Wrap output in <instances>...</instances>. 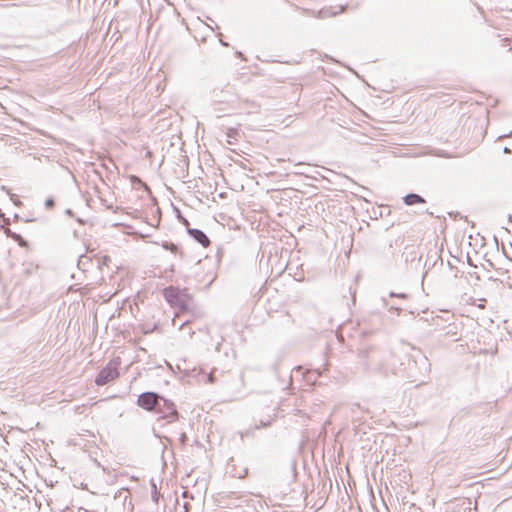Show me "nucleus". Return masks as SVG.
Returning a JSON list of instances; mask_svg holds the SVG:
<instances>
[{
  "instance_id": "8",
  "label": "nucleus",
  "mask_w": 512,
  "mask_h": 512,
  "mask_svg": "<svg viewBox=\"0 0 512 512\" xmlns=\"http://www.w3.org/2000/svg\"><path fill=\"white\" fill-rule=\"evenodd\" d=\"M350 412H351L352 420L359 421L360 420L359 414L364 412V409L359 404L356 403V404L351 405Z\"/></svg>"
},
{
  "instance_id": "15",
  "label": "nucleus",
  "mask_w": 512,
  "mask_h": 512,
  "mask_svg": "<svg viewBox=\"0 0 512 512\" xmlns=\"http://www.w3.org/2000/svg\"><path fill=\"white\" fill-rule=\"evenodd\" d=\"M236 134H237V130H235V129H230V130L228 131V133H227V137H228V138H234Z\"/></svg>"
},
{
  "instance_id": "20",
  "label": "nucleus",
  "mask_w": 512,
  "mask_h": 512,
  "mask_svg": "<svg viewBox=\"0 0 512 512\" xmlns=\"http://www.w3.org/2000/svg\"><path fill=\"white\" fill-rule=\"evenodd\" d=\"M509 152H510V149H509V148H507V147H505V148H504V153H509Z\"/></svg>"
},
{
  "instance_id": "18",
  "label": "nucleus",
  "mask_w": 512,
  "mask_h": 512,
  "mask_svg": "<svg viewBox=\"0 0 512 512\" xmlns=\"http://www.w3.org/2000/svg\"><path fill=\"white\" fill-rule=\"evenodd\" d=\"M390 310H396L398 313L401 311L400 308H397V307H394V306H391Z\"/></svg>"
},
{
  "instance_id": "14",
  "label": "nucleus",
  "mask_w": 512,
  "mask_h": 512,
  "mask_svg": "<svg viewBox=\"0 0 512 512\" xmlns=\"http://www.w3.org/2000/svg\"><path fill=\"white\" fill-rule=\"evenodd\" d=\"M409 512H423L421 508L416 507L414 504H412L409 508Z\"/></svg>"
},
{
  "instance_id": "3",
  "label": "nucleus",
  "mask_w": 512,
  "mask_h": 512,
  "mask_svg": "<svg viewBox=\"0 0 512 512\" xmlns=\"http://www.w3.org/2000/svg\"><path fill=\"white\" fill-rule=\"evenodd\" d=\"M162 398V396L155 392H144L141 395H139L137 399V404L139 407L147 411H153L157 414Z\"/></svg>"
},
{
  "instance_id": "19",
  "label": "nucleus",
  "mask_w": 512,
  "mask_h": 512,
  "mask_svg": "<svg viewBox=\"0 0 512 512\" xmlns=\"http://www.w3.org/2000/svg\"><path fill=\"white\" fill-rule=\"evenodd\" d=\"M222 46H228V43L224 42L223 40H220Z\"/></svg>"
},
{
  "instance_id": "1",
  "label": "nucleus",
  "mask_w": 512,
  "mask_h": 512,
  "mask_svg": "<svg viewBox=\"0 0 512 512\" xmlns=\"http://www.w3.org/2000/svg\"><path fill=\"white\" fill-rule=\"evenodd\" d=\"M358 357L367 371L384 377L389 375H403L404 363L388 349L369 347L359 351Z\"/></svg>"
},
{
  "instance_id": "21",
  "label": "nucleus",
  "mask_w": 512,
  "mask_h": 512,
  "mask_svg": "<svg viewBox=\"0 0 512 512\" xmlns=\"http://www.w3.org/2000/svg\"><path fill=\"white\" fill-rule=\"evenodd\" d=\"M237 56L242 58L243 54L241 52H237Z\"/></svg>"
},
{
  "instance_id": "10",
  "label": "nucleus",
  "mask_w": 512,
  "mask_h": 512,
  "mask_svg": "<svg viewBox=\"0 0 512 512\" xmlns=\"http://www.w3.org/2000/svg\"><path fill=\"white\" fill-rule=\"evenodd\" d=\"M163 248L171 251L172 253H177L178 251V246L172 242H165L163 244Z\"/></svg>"
},
{
  "instance_id": "12",
  "label": "nucleus",
  "mask_w": 512,
  "mask_h": 512,
  "mask_svg": "<svg viewBox=\"0 0 512 512\" xmlns=\"http://www.w3.org/2000/svg\"><path fill=\"white\" fill-rule=\"evenodd\" d=\"M389 296L397 297V298H401V299H406L408 297L407 294H405V293H394V292H390Z\"/></svg>"
},
{
  "instance_id": "13",
  "label": "nucleus",
  "mask_w": 512,
  "mask_h": 512,
  "mask_svg": "<svg viewBox=\"0 0 512 512\" xmlns=\"http://www.w3.org/2000/svg\"><path fill=\"white\" fill-rule=\"evenodd\" d=\"M54 205H55V202H54V200H53L52 198H48V199L45 201V207H46L47 209H51V208H53V207H54Z\"/></svg>"
},
{
  "instance_id": "23",
  "label": "nucleus",
  "mask_w": 512,
  "mask_h": 512,
  "mask_svg": "<svg viewBox=\"0 0 512 512\" xmlns=\"http://www.w3.org/2000/svg\"><path fill=\"white\" fill-rule=\"evenodd\" d=\"M423 362H424V364L427 363V359L425 357L423 358Z\"/></svg>"
},
{
  "instance_id": "9",
  "label": "nucleus",
  "mask_w": 512,
  "mask_h": 512,
  "mask_svg": "<svg viewBox=\"0 0 512 512\" xmlns=\"http://www.w3.org/2000/svg\"><path fill=\"white\" fill-rule=\"evenodd\" d=\"M1 217H2V229H4V232L8 235V236H11L13 237L15 240H20V241H23L22 237L19 235V234H16V233H12L9 229H6L4 228V224L5 223H9V220H7L4 216V214L2 213L1 214Z\"/></svg>"
},
{
  "instance_id": "7",
  "label": "nucleus",
  "mask_w": 512,
  "mask_h": 512,
  "mask_svg": "<svg viewBox=\"0 0 512 512\" xmlns=\"http://www.w3.org/2000/svg\"><path fill=\"white\" fill-rule=\"evenodd\" d=\"M403 201L408 206L426 203V200L421 195L416 193L407 194L406 196H404Z\"/></svg>"
},
{
  "instance_id": "11",
  "label": "nucleus",
  "mask_w": 512,
  "mask_h": 512,
  "mask_svg": "<svg viewBox=\"0 0 512 512\" xmlns=\"http://www.w3.org/2000/svg\"><path fill=\"white\" fill-rule=\"evenodd\" d=\"M151 498L153 500V502L155 503H158L159 501V494L157 492V488H156V484L152 482V494H151Z\"/></svg>"
},
{
  "instance_id": "6",
  "label": "nucleus",
  "mask_w": 512,
  "mask_h": 512,
  "mask_svg": "<svg viewBox=\"0 0 512 512\" xmlns=\"http://www.w3.org/2000/svg\"><path fill=\"white\" fill-rule=\"evenodd\" d=\"M188 233L195 241H197L203 247L209 246L210 240L202 230L196 228L188 229Z\"/></svg>"
},
{
  "instance_id": "16",
  "label": "nucleus",
  "mask_w": 512,
  "mask_h": 512,
  "mask_svg": "<svg viewBox=\"0 0 512 512\" xmlns=\"http://www.w3.org/2000/svg\"><path fill=\"white\" fill-rule=\"evenodd\" d=\"M180 442L182 445H185L186 444V441H187V436L185 433H182L180 438H179Z\"/></svg>"
},
{
  "instance_id": "2",
  "label": "nucleus",
  "mask_w": 512,
  "mask_h": 512,
  "mask_svg": "<svg viewBox=\"0 0 512 512\" xmlns=\"http://www.w3.org/2000/svg\"><path fill=\"white\" fill-rule=\"evenodd\" d=\"M120 364L121 360L119 357L110 360L98 373L95 379L96 385L103 386L116 379L119 376L118 367Z\"/></svg>"
},
{
  "instance_id": "17",
  "label": "nucleus",
  "mask_w": 512,
  "mask_h": 512,
  "mask_svg": "<svg viewBox=\"0 0 512 512\" xmlns=\"http://www.w3.org/2000/svg\"><path fill=\"white\" fill-rule=\"evenodd\" d=\"M166 298L169 302L173 303V298H172V295L169 291H166Z\"/></svg>"
},
{
  "instance_id": "22",
  "label": "nucleus",
  "mask_w": 512,
  "mask_h": 512,
  "mask_svg": "<svg viewBox=\"0 0 512 512\" xmlns=\"http://www.w3.org/2000/svg\"><path fill=\"white\" fill-rule=\"evenodd\" d=\"M209 381H210V382H213V377H212V375H211V374L209 375Z\"/></svg>"
},
{
  "instance_id": "5",
  "label": "nucleus",
  "mask_w": 512,
  "mask_h": 512,
  "mask_svg": "<svg viewBox=\"0 0 512 512\" xmlns=\"http://www.w3.org/2000/svg\"><path fill=\"white\" fill-rule=\"evenodd\" d=\"M4 483L2 482V503H4L5 507L7 506L6 501H10L13 505L23 506L26 503V500L22 494H18L14 492L10 487L9 483H7V487H4Z\"/></svg>"
},
{
  "instance_id": "4",
  "label": "nucleus",
  "mask_w": 512,
  "mask_h": 512,
  "mask_svg": "<svg viewBox=\"0 0 512 512\" xmlns=\"http://www.w3.org/2000/svg\"><path fill=\"white\" fill-rule=\"evenodd\" d=\"M157 414L161 419H167L168 422L175 421L178 418V412L174 403L168 399L162 398Z\"/></svg>"
}]
</instances>
